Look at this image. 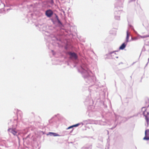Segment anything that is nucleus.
<instances>
[{"mask_svg": "<svg viewBox=\"0 0 149 149\" xmlns=\"http://www.w3.org/2000/svg\"><path fill=\"white\" fill-rule=\"evenodd\" d=\"M78 71L81 73L86 82L88 84H94L95 81V77L93 75L92 72L87 67V65L82 63L80 68L78 69Z\"/></svg>", "mask_w": 149, "mask_h": 149, "instance_id": "obj_1", "label": "nucleus"}, {"mask_svg": "<svg viewBox=\"0 0 149 149\" xmlns=\"http://www.w3.org/2000/svg\"><path fill=\"white\" fill-rule=\"evenodd\" d=\"M45 14L47 17H52L51 20L53 24H56L59 26H63V24L59 19L58 16L52 10H47L45 11Z\"/></svg>", "mask_w": 149, "mask_h": 149, "instance_id": "obj_2", "label": "nucleus"}, {"mask_svg": "<svg viewBox=\"0 0 149 149\" xmlns=\"http://www.w3.org/2000/svg\"><path fill=\"white\" fill-rule=\"evenodd\" d=\"M124 0H118L115 5V11L114 15H120L121 11L122 10V8Z\"/></svg>", "mask_w": 149, "mask_h": 149, "instance_id": "obj_3", "label": "nucleus"}, {"mask_svg": "<svg viewBox=\"0 0 149 149\" xmlns=\"http://www.w3.org/2000/svg\"><path fill=\"white\" fill-rule=\"evenodd\" d=\"M144 109V110L143 112V116L145 117V119L147 123L146 124H145V125L146 127H147L149 125V117H148V116L149 115V112H146L147 114H146L145 113L146 112V110H147L146 107H143L142 108V110H143Z\"/></svg>", "mask_w": 149, "mask_h": 149, "instance_id": "obj_4", "label": "nucleus"}, {"mask_svg": "<svg viewBox=\"0 0 149 149\" xmlns=\"http://www.w3.org/2000/svg\"><path fill=\"white\" fill-rule=\"evenodd\" d=\"M59 115V114L55 115L49 120V123H52L54 126H56L58 125V116Z\"/></svg>", "mask_w": 149, "mask_h": 149, "instance_id": "obj_5", "label": "nucleus"}, {"mask_svg": "<svg viewBox=\"0 0 149 149\" xmlns=\"http://www.w3.org/2000/svg\"><path fill=\"white\" fill-rule=\"evenodd\" d=\"M135 115H134L132 116H130V117H122L121 116H118V115H115V121H118L120 120H121L122 122H125L127 121L129 119L133 117Z\"/></svg>", "mask_w": 149, "mask_h": 149, "instance_id": "obj_6", "label": "nucleus"}, {"mask_svg": "<svg viewBox=\"0 0 149 149\" xmlns=\"http://www.w3.org/2000/svg\"><path fill=\"white\" fill-rule=\"evenodd\" d=\"M85 104L86 105H90V104L93 103V101L91 100L90 95L87 97L84 101Z\"/></svg>", "mask_w": 149, "mask_h": 149, "instance_id": "obj_7", "label": "nucleus"}, {"mask_svg": "<svg viewBox=\"0 0 149 149\" xmlns=\"http://www.w3.org/2000/svg\"><path fill=\"white\" fill-rule=\"evenodd\" d=\"M67 54L71 58H72L76 60L77 59V55L74 52L69 51L67 52Z\"/></svg>", "mask_w": 149, "mask_h": 149, "instance_id": "obj_8", "label": "nucleus"}, {"mask_svg": "<svg viewBox=\"0 0 149 149\" xmlns=\"http://www.w3.org/2000/svg\"><path fill=\"white\" fill-rule=\"evenodd\" d=\"M8 131L9 132L11 133L15 136H17V135L19 134V133L17 132L15 128H9L8 130Z\"/></svg>", "mask_w": 149, "mask_h": 149, "instance_id": "obj_9", "label": "nucleus"}, {"mask_svg": "<svg viewBox=\"0 0 149 149\" xmlns=\"http://www.w3.org/2000/svg\"><path fill=\"white\" fill-rule=\"evenodd\" d=\"M145 136L143 138L144 140L148 141L149 140V129L146 130L145 131Z\"/></svg>", "mask_w": 149, "mask_h": 149, "instance_id": "obj_10", "label": "nucleus"}, {"mask_svg": "<svg viewBox=\"0 0 149 149\" xmlns=\"http://www.w3.org/2000/svg\"><path fill=\"white\" fill-rule=\"evenodd\" d=\"M52 40L55 41L56 43L58 45L60 42H61V40L60 37H54L52 38Z\"/></svg>", "mask_w": 149, "mask_h": 149, "instance_id": "obj_11", "label": "nucleus"}, {"mask_svg": "<svg viewBox=\"0 0 149 149\" xmlns=\"http://www.w3.org/2000/svg\"><path fill=\"white\" fill-rule=\"evenodd\" d=\"M36 26H38L39 28L40 31H44L46 28V27L45 26V25L44 24H38L37 25H36Z\"/></svg>", "mask_w": 149, "mask_h": 149, "instance_id": "obj_12", "label": "nucleus"}, {"mask_svg": "<svg viewBox=\"0 0 149 149\" xmlns=\"http://www.w3.org/2000/svg\"><path fill=\"white\" fill-rule=\"evenodd\" d=\"M127 43L128 42H126L125 41L120 46L119 49L120 50H123L126 47Z\"/></svg>", "mask_w": 149, "mask_h": 149, "instance_id": "obj_13", "label": "nucleus"}, {"mask_svg": "<svg viewBox=\"0 0 149 149\" xmlns=\"http://www.w3.org/2000/svg\"><path fill=\"white\" fill-rule=\"evenodd\" d=\"M130 32H129L128 30H127L126 32V37L125 40L126 42H128L129 41V38L130 35Z\"/></svg>", "mask_w": 149, "mask_h": 149, "instance_id": "obj_14", "label": "nucleus"}, {"mask_svg": "<svg viewBox=\"0 0 149 149\" xmlns=\"http://www.w3.org/2000/svg\"><path fill=\"white\" fill-rule=\"evenodd\" d=\"M47 135H50L51 136H59L60 135L57 133L52 132H49L47 134Z\"/></svg>", "mask_w": 149, "mask_h": 149, "instance_id": "obj_15", "label": "nucleus"}, {"mask_svg": "<svg viewBox=\"0 0 149 149\" xmlns=\"http://www.w3.org/2000/svg\"><path fill=\"white\" fill-rule=\"evenodd\" d=\"M92 122L91 120L90 119H88L86 120H84L83 121V123L84 124H90Z\"/></svg>", "mask_w": 149, "mask_h": 149, "instance_id": "obj_16", "label": "nucleus"}, {"mask_svg": "<svg viewBox=\"0 0 149 149\" xmlns=\"http://www.w3.org/2000/svg\"><path fill=\"white\" fill-rule=\"evenodd\" d=\"M97 123L100 125H105L106 124L105 122L103 121L102 120H99L98 121Z\"/></svg>", "mask_w": 149, "mask_h": 149, "instance_id": "obj_17", "label": "nucleus"}, {"mask_svg": "<svg viewBox=\"0 0 149 149\" xmlns=\"http://www.w3.org/2000/svg\"><path fill=\"white\" fill-rule=\"evenodd\" d=\"M109 33L113 35H115L116 33V31L115 30V29H112L109 31Z\"/></svg>", "mask_w": 149, "mask_h": 149, "instance_id": "obj_18", "label": "nucleus"}, {"mask_svg": "<svg viewBox=\"0 0 149 149\" xmlns=\"http://www.w3.org/2000/svg\"><path fill=\"white\" fill-rule=\"evenodd\" d=\"M118 52V51H113L112 52H109L106 55L107 56H111V55L113 54L114 53L115 54H116L115 53V52Z\"/></svg>", "mask_w": 149, "mask_h": 149, "instance_id": "obj_19", "label": "nucleus"}, {"mask_svg": "<svg viewBox=\"0 0 149 149\" xmlns=\"http://www.w3.org/2000/svg\"><path fill=\"white\" fill-rule=\"evenodd\" d=\"M92 146V144H89L86 147L83 148L82 149H91Z\"/></svg>", "mask_w": 149, "mask_h": 149, "instance_id": "obj_20", "label": "nucleus"}, {"mask_svg": "<svg viewBox=\"0 0 149 149\" xmlns=\"http://www.w3.org/2000/svg\"><path fill=\"white\" fill-rule=\"evenodd\" d=\"M115 137H116L117 139H120L121 137V135L120 134L117 133L116 134Z\"/></svg>", "mask_w": 149, "mask_h": 149, "instance_id": "obj_21", "label": "nucleus"}, {"mask_svg": "<svg viewBox=\"0 0 149 149\" xmlns=\"http://www.w3.org/2000/svg\"><path fill=\"white\" fill-rule=\"evenodd\" d=\"M81 124L82 125H84V123H79L76 124L74 125H73L72 126H73V127H78Z\"/></svg>", "mask_w": 149, "mask_h": 149, "instance_id": "obj_22", "label": "nucleus"}, {"mask_svg": "<svg viewBox=\"0 0 149 149\" xmlns=\"http://www.w3.org/2000/svg\"><path fill=\"white\" fill-rule=\"evenodd\" d=\"M17 115H19L21 117L22 116V112L20 110H17Z\"/></svg>", "mask_w": 149, "mask_h": 149, "instance_id": "obj_23", "label": "nucleus"}, {"mask_svg": "<svg viewBox=\"0 0 149 149\" xmlns=\"http://www.w3.org/2000/svg\"><path fill=\"white\" fill-rule=\"evenodd\" d=\"M114 18L116 20H120V15H117L114 16Z\"/></svg>", "mask_w": 149, "mask_h": 149, "instance_id": "obj_24", "label": "nucleus"}, {"mask_svg": "<svg viewBox=\"0 0 149 149\" xmlns=\"http://www.w3.org/2000/svg\"><path fill=\"white\" fill-rule=\"evenodd\" d=\"M73 127L72 126V125H71V126H70L69 127H68L67 128H66V130H68V129H71L72 130H71L70 131V133H71L73 130Z\"/></svg>", "mask_w": 149, "mask_h": 149, "instance_id": "obj_25", "label": "nucleus"}, {"mask_svg": "<svg viewBox=\"0 0 149 149\" xmlns=\"http://www.w3.org/2000/svg\"><path fill=\"white\" fill-rule=\"evenodd\" d=\"M49 2L52 5H53L54 4V1L53 0H49Z\"/></svg>", "mask_w": 149, "mask_h": 149, "instance_id": "obj_26", "label": "nucleus"}, {"mask_svg": "<svg viewBox=\"0 0 149 149\" xmlns=\"http://www.w3.org/2000/svg\"><path fill=\"white\" fill-rule=\"evenodd\" d=\"M140 37L141 38H145L149 37V36L148 35H146L143 36H140Z\"/></svg>", "mask_w": 149, "mask_h": 149, "instance_id": "obj_27", "label": "nucleus"}, {"mask_svg": "<svg viewBox=\"0 0 149 149\" xmlns=\"http://www.w3.org/2000/svg\"><path fill=\"white\" fill-rule=\"evenodd\" d=\"M30 134H29L28 135H27V136H26L25 138H23V139H25V140H26V139L27 138H29L30 137Z\"/></svg>", "mask_w": 149, "mask_h": 149, "instance_id": "obj_28", "label": "nucleus"}, {"mask_svg": "<svg viewBox=\"0 0 149 149\" xmlns=\"http://www.w3.org/2000/svg\"><path fill=\"white\" fill-rule=\"evenodd\" d=\"M129 28H130L131 30H133L134 28L131 25H129Z\"/></svg>", "mask_w": 149, "mask_h": 149, "instance_id": "obj_29", "label": "nucleus"}, {"mask_svg": "<svg viewBox=\"0 0 149 149\" xmlns=\"http://www.w3.org/2000/svg\"><path fill=\"white\" fill-rule=\"evenodd\" d=\"M117 125V124H116L115 125L114 127H112L111 128V129H114L115 128V127H116V126Z\"/></svg>", "mask_w": 149, "mask_h": 149, "instance_id": "obj_30", "label": "nucleus"}, {"mask_svg": "<svg viewBox=\"0 0 149 149\" xmlns=\"http://www.w3.org/2000/svg\"><path fill=\"white\" fill-rule=\"evenodd\" d=\"M52 54H53V55H55V52H54V51L53 50H52Z\"/></svg>", "mask_w": 149, "mask_h": 149, "instance_id": "obj_31", "label": "nucleus"}, {"mask_svg": "<svg viewBox=\"0 0 149 149\" xmlns=\"http://www.w3.org/2000/svg\"><path fill=\"white\" fill-rule=\"evenodd\" d=\"M136 0H130L129 1V3L133 1H134Z\"/></svg>", "mask_w": 149, "mask_h": 149, "instance_id": "obj_32", "label": "nucleus"}, {"mask_svg": "<svg viewBox=\"0 0 149 149\" xmlns=\"http://www.w3.org/2000/svg\"><path fill=\"white\" fill-rule=\"evenodd\" d=\"M123 63L122 62H121L118 64V65H120V64H123Z\"/></svg>", "mask_w": 149, "mask_h": 149, "instance_id": "obj_33", "label": "nucleus"}, {"mask_svg": "<svg viewBox=\"0 0 149 149\" xmlns=\"http://www.w3.org/2000/svg\"><path fill=\"white\" fill-rule=\"evenodd\" d=\"M89 137L91 138H93V137L92 136Z\"/></svg>", "mask_w": 149, "mask_h": 149, "instance_id": "obj_34", "label": "nucleus"}, {"mask_svg": "<svg viewBox=\"0 0 149 149\" xmlns=\"http://www.w3.org/2000/svg\"><path fill=\"white\" fill-rule=\"evenodd\" d=\"M115 57L116 58H118V56H116Z\"/></svg>", "mask_w": 149, "mask_h": 149, "instance_id": "obj_35", "label": "nucleus"}, {"mask_svg": "<svg viewBox=\"0 0 149 149\" xmlns=\"http://www.w3.org/2000/svg\"><path fill=\"white\" fill-rule=\"evenodd\" d=\"M107 134H109V131H107Z\"/></svg>", "mask_w": 149, "mask_h": 149, "instance_id": "obj_36", "label": "nucleus"}, {"mask_svg": "<svg viewBox=\"0 0 149 149\" xmlns=\"http://www.w3.org/2000/svg\"><path fill=\"white\" fill-rule=\"evenodd\" d=\"M148 63H147L146 64V66L147 65L148 63Z\"/></svg>", "mask_w": 149, "mask_h": 149, "instance_id": "obj_37", "label": "nucleus"}, {"mask_svg": "<svg viewBox=\"0 0 149 149\" xmlns=\"http://www.w3.org/2000/svg\"><path fill=\"white\" fill-rule=\"evenodd\" d=\"M148 62L149 61V58L148 59Z\"/></svg>", "mask_w": 149, "mask_h": 149, "instance_id": "obj_38", "label": "nucleus"}, {"mask_svg": "<svg viewBox=\"0 0 149 149\" xmlns=\"http://www.w3.org/2000/svg\"><path fill=\"white\" fill-rule=\"evenodd\" d=\"M141 79H142V78H141ZM141 81H142L141 80H140V82H141Z\"/></svg>", "mask_w": 149, "mask_h": 149, "instance_id": "obj_39", "label": "nucleus"}, {"mask_svg": "<svg viewBox=\"0 0 149 149\" xmlns=\"http://www.w3.org/2000/svg\"><path fill=\"white\" fill-rule=\"evenodd\" d=\"M63 13H65V12L64 11H63Z\"/></svg>", "mask_w": 149, "mask_h": 149, "instance_id": "obj_40", "label": "nucleus"}, {"mask_svg": "<svg viewBox=\"0 0 149 149\" xmlns=\"http://www.w3.org/2000/svg\"><path fill=\"white\" fill-rule=\"evenodd\" d=\"M32 15H33V14H31V16H32Z\"/></svg>", "mask_w": 149, "mask_h": 149, "instance_id": "obj_41", "label": "nucleus"}, {"mask_svg": "<svg viewBox=\"0 0 149 149\" xmlns=\"http://www.w3.org/2000/svg\"><path fill=\"white\" fill-rule=\"evenodd\" d=\"M149 106V104L148 105V106L147 107V108Z\"/></svg>", "mask_w": 149, "mask_h": 149, "instance_id": "obj_42", "label": "nucleus"}, {"mask_svg": "<svg viewBox=\"0 0 149 149\" xmlns=\"http://www.w3.org/2000/svg\"><path fill=\"white\" fill-rule=\"evenodd\" d=\"M130 78H131V79L132 78V76H130Z\"/></svg>", "mask_w": 149, "mask_h": 149, "instance_id": "obj_43", "label": "nucleus"}, {"mask_svg": "<svg viewBox=\"0 0 149 149\" xmlns=\"http://www.w3.org/2000/svg\"><path fill=\"white\" fill-rule=\"evenodd\" d=\"M108 139H109V138L107 139V141H108Z\"/></svg>", "mask_w": 149, "mask_h": 149, "instance_id": "obj_44", "label": "nucleus"}]
</instances>
